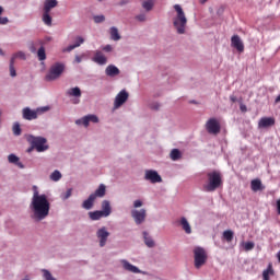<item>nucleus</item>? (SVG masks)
Instances as JSON below:
<instances>
[{
	"label": "nucleus",
	"instance_id": "nucleus-1",
	"mask_svg": "<svg viewBox=\"0 0 280 280\" xmlns=\"http://www.w3.org/2000/svg\"><path fill=\"white\" fill-rule=\"evenodd\" d=\"M33 191L30 209L33 213V219L40 222V220H45V218L49 215L50 203L49 199H47V195L38 194V187L34 186Z\"/></svg>",
	"mask_w": 280,
	"mask_h": 280
},
{
	"label": "nucleus",
	"instance_id": "nucleus-2",
	"mask_svg": "<svg viewBox=\"0 0 280 280\" xmlns=\"http://www.w3.org/2000/svg\"><path fill=\"white\" fill-rule=\"evenodd\" d=\"M208 183L203 184L202 189L208 194L215 191L222 187V175L218 171H213L207 174Z\"/></svg>",
	"mask_w": 280,
	"mask_h": 280
},
{
	"label": "nucleus",
	"instance_id": "nucleus-3",
	"mask_svg": "<svg viewBox=\"0 0 280 280\" xmlns=\"http://www.w3.org/2000/svg\"><path fill=\"white\" fill-rule=\"evenodd\" d=\"M176 32L177 34H186L187 16L179 4H176Z\"/></svg>",
	"mask_w": 280,
	"mask_h": 280
},
{
	"label": "nucleus",
	"instance_id": "nucleus-4",
	"mask_svg": "<svg viewBox=\"0 0 280 280\" xmlns=\"http://www.w3.org/2000/svg\"><path fill=\"white\" fill-rule=\"evenodd\" d=\"M65 72V63L57 62L52 65L49 69V72L46 74L47 82H54V80H58Z\"/></svg>",
	"mask_w": 280,
	"mask_h": 280
},
{
	"label": "nucleus",
	"instance_id": "nucleus-5",
	"mask_svg": "<svg viewBox=\"0 0 280 280\" xmlns=\"http://www.w3.org/2000/svg\"><path fill=\"white\" fill-rule=\"evenodd\" d=\"M28 143H31L32 148H35L37 152H45V150H49V145H47V139L43 137H27Z\"/></svg>",
	"mask_w": 280,
	"mask_h": 280
},
{
	"label": "nucleus",
	"instance_id": "nucleus-6",
	"mask_svg": "<svg viewBox=\"0 0 280 280\" xmlns=\"http://www.w3.org/2000/svg\"><path fill=\"white\" fill-rule=\"evenodd\" d=\"M195 268L200 269L207 264V250L202 247H196L194 249Z\"/></svg>",
	"mask_w": 280,
	"mask_h": 280
},
{
	"label": "nucleus",
	"instance_id": "nucleus-7",
	"mask_svg": "<svg viewBox=\"0 0 280 280\" xmlns=\"http://www.w3.org/2000/svg\"><path fill=\"white\" fill-rule=\"evenodd\" d=\"M206 130L209 135H220L221 126L218 118H210L206 122Z\"/></svg>",
	"mask_w": 280,
	"mask_h": 280
},
{
	"label": "nucleus",
	"instance_id": "nucleus-8",
	"mask_svg": "<svg viewBox=\"0 0 280 280\" xmlns=\"http://www.w3.org/2000/svg\"><path fill=\"white\" fill-rule=\"evenodd\" d=\"M109 236H110V232H108V230H106L105 226L97 230L96 237L100 241L101 248H104V246H106V242H108Z\"/></svg>",
	"mask_w": 280,
	"mask_h": 280
},
{
	"label": "nucleus",
	"instance_id": "nucleus-9",
	"mask_svg": "<svg viewBox=\"0 0 280 280\" xmlns=\"http://www.w3.org/2000/svg\"><path fill=\"white\" fill-rule=\"evenodd\" d=\"M144 180H150L153 185L156 183H163V178L159 175V172L153 170L145 171Z\"/></svg>",
	"mask_w": 280,
	"mask_h": 280
},
{
	"label": "nucleus",
	"instance_id": "nucleus-10",
	"mask_svg": "<svg viewBox=\"0 0 280 280\" xmlns=\"http://www.w3.org/2000/svg\"><path fill=\"white\" fill-rule=\"evenodd\" d=\"M131 217L133 218L136 224H143V222H145V218L148 217V212L145 209L132 210Z\"/></svg>",
	"mask_w": 280,
	"mask_h": 280
},
{
	"label": "nucleus",
	"instance_id": "nucleus-11",
	"mask_svg": "<svg viewBox=\"0 0 280 280\" xmlns=\"http://www.w3.org/2000/svg\"><path fill=\"white\" fill-rule=\"evenodd\" d=\"M128 95H129L128 91L121 90L116 95V98H115V102H114L115 108H119V107L124 106V104H126V102H128Z\"/></svg>",
	"mask_w": 280,
	"mask_h": 280
},
{
	"label": "nucleus",
	"instance_id": "nucleus-12",
	"mask_svg": "<svg viewBox=\"0 0 280 280\" xmlns=\"http://www.w3.org/2000/svg\"><path fill=\"white\" fill-rule=\"evenodd\" d=\"M231 47H234L238 54H243L244 51V42L240 37V35H233L231 37Z\"/></svg>",
	"mask_w": 280,
	"mask_h": 280
},
{
	"label": "nucleus",
	"instance_id": "nucleus-13",
	"mask_svg": "<svg viewBox=\"0 0 280 280\" xmlns=\"http://www.w3.org/2000/svg\"><path fill=\"white\" fill-rule=\"evenodd\" d=\"M91 121H92V124H97L100 121V118H97L96 115H88V116H84L81 119H78L75 121V124L78 126H81V124H82L83 126H85V128H88V126H89V124H91Z\"/></svg>",
	"mask_w": 280,
	"mask_h": 280
},
{
	"label": "nucleus",
	"instance_id": "nucleus-14",
	"mask_svg": "<svg viewBox=\"0 0 280 280\" xmlns=\"http://www.w3.org/2000/svg\"><path fill=\"white\" fill-rule=\"evenodd\" d=\"M38 113H40V109L32 110L30 107H25L22 110L23 119H26L27 121H32V119H37Z\"/></svg>",
	"mask_w": 280,
	"mask_h": 280
},
{
	"label": "nucleus",
	"instance_id": "nucleus-15",
	"mask_svg": "<svg viewBox=\"0 0 280 280\" xmlns=\"http://www.w3.org/2000/svg\"><path fill=\"white\" fill-rule=\"evenodd\" d=\"M276 120L272 117H262L258 121V128H272Z\"/></svg>",
	"mask_w": 280,
	"mask_h": 280
},
{
	"label": "nucleus",
	"instance_id": "nucleus-16",
	"mask_svg": "<svg viewBox=\"0 0 280 280\" xmlns=\"http://www.w3.org/2000/svg\"><path fill=\"white\" fill-rule=\"evenodd\" d=\"M179 225L182 226L186 235H191V224H189V221H187V218L183 217L179 220Z\"/></svg>",
	"mask_w": 280,
	"mask_h": 280
},
{
	"label": "nucleus",
	"instance_id": "nucleus-17",
	"mask_svg": "<svg viewBox=\"0 0 280 280\" xmlns=\"http://www.w3.org/2000/svg\"><path fill=\"white\" fill-rule=\"evenodd\" d=\"M121 264H122V268L128 272H133L135 275H139V272H141V270H139L136 266L128 262V260H121Z\"/></svg>",
	"mask_w": 280,
	"mask_h": 280
},
{
	"label": "nucleus",
	"instance_id": "nucleus-18",
	"mask_svg": "<svg viewBox=\"0 0 280 280\" xmlns=\"http://www.w3.org/2000/svg\"><path fill=\"white\" fill-rule=\"evenodd\" d=\"M102 207V213L104 214L105 218H108L110 213H113V209L110 208V201L104 200L101 205Z\"/></svg>",
	"mask_w": 280,
	"mask_h": 280
},
{
	"label": "nucleus",
	"instance_id": "nucleus-19",
	"mask_svg": "<svg viewBox=\"0 0 280 280\" xmlns=\"http://www.w3.org/2000/svg\"><path fill=\"white\" fill-rule=\"evenodd\" d=\"M83 43H84L83 37L78 36V37L75 38V43H74L73 45L68 46L67 48H63L62 51H63V54L67 52V51H68V52H69V51H73V49L80 47V45H82Z\"/></svg>",
	"mask_w": 280,
	"mask_h": 280
},
{
	"label": "nucleus",
	"instance_id": "nucleus-20",
	"mask_svg": "<svg viewBox=\"0 0 280 280\" xmlns=\"http://www.w3.org/2000/svg\"><path fill=\"white\" fill-rule=\"evenodd\" d=\"M93 61L96 62V65H106L107 59L102 51L97 50L93 57Z\"/></svg>",
	"mask_w": 280,
	"mask_h": 280
},
{
	"label": "nucleus",
	"instance_id": "nucleus-21",
	"mask_svg": "<svg viewBox=\"0 0 280 280\" xmlns=\"http://www.w3.org/2000/svg\"><path fill=\"white\" fill-rule=\"evenodd\" d=\"M105 73L109 78H115V75H119L120 71H119V68H117V66L109 65L107 66Z\"/></svg>",
	"mask_w": 280,
	"mask_h": 280
},
{
	"label": "nucleus",
	"instance_id": "nucleus-22",
	"mask_svg": "<svg viewBox=\"0 0 280 280\" xmlns=\"http://www.w3.org/2000/svg\"><path fill=\"white\" fill-rule=\"evenodd\" d=\"M58 7V0H45L44 2V12H51L54 8Z\"/></svg>",
	"mask_w": 280,
	"mask_h": 280
},
{
	"label": "nucleus",
	"instance_id": "nucleus-23",
	"mask_svg": "<svg viewBox=\"0 0 280 280\" xmlns=\"http://www.w3.org/2000/svg\"><path fill=\"white\" fill-rule=\"evenodd\" d=\"M91 195L94 196V199L104 198L106 196V185L101 184L95 192Z\"/></svg>",
	"mask_w": 280,
	"mask_h": 280
},
{
	"label": "nucleus",
	"instance_id": "nucleus-24",
	"mask_svg": "<svg viewBox=\"0 0 280 280\" xmlns=\"http://www.w3.org/2000/svg\"><path fill=\"white\" fill-rule=\"evenodd\" d=\"M95 200V195H90L89 198L82 203L83 209H86L88 211L93 209Z\"/></svg>",
	"mask_w": 280,
	"mask_h": 280
},
{
	"label": "nucleus",
	"instance_id": "nucleus-25",
	"mask_svg": "<svg viewBox=\"0 0 280 280\" xmlns=\"http://www.w3.org/2000/svg\"><path fill=\"white\" fill-rule=\"evenodd\" d=\"M252 191H262L264 185L261 184V179H253L250 182Z\"/></svg>",
	"mask_w": 280,
	"mask_h": 280
},
{
	"label": "nucleus",
	"instance_id": "nucleus-26",
	"mask_svg": "<svg viewBox=\"0 0 280 280\" xmlns=\"http://www.w3.org/2000/svg\"><path fill=\"white\" fill-rule=\"evenodd\" d=\"M67 95H70L71 97H82V91L80 88H71L67 91Z\"/></svg>",
	"mask_w": 280,
	"mask_h": 280
},
{
	"label": "nucleus",
	"instance_id": "nucleus-27",
	"mask_svg": "<svg viewBox=\"0 0 280 280\" xmlns=\"http://www.w3.org/2000/svg\"><path fill=\"white\" fill-rule=\"evenodd\" d=\"M109 34L112 40H121V35H119V30L117 27L113 26L109 28Z\"/></svg>",
	"mask_w": 280,
	"mask_h": 280
},
{
	"label": "nucleus",
	"instance_id": "nucleus-28",
	"mask_svg": "<svg viewBox=\"0 0 280 280\" xmlns=\"http://www.w3.org/2000/svg\"><path fill=\"white\" fill-rule=\"evenodd\" d=\"M272 275H275V269H272V265H268L267 269L262 271V280H270Z\"/></svg>",
	"mask_w": 280,
	"mask_h": 280
},
{
	"label": "nucleus",
	"instance_id": "nucleus-29",
	"mask_svg": "<svg viewBox=\"0 0 280 280\" xmlns=\"http://www.w3.org/2000/svg\"><path fill=\"white\" fill-rule=\"evenodd\" d=\"M89 218L91 220H102V218H105L104 214L102 213V210H96L93 212H89Z\"/></svg>",
	"mask_w": 280,
	"mask_h": 280
},
{
	"label": "nucleus",
	"instance_id": "nucleus-30",
	"mask_svg": "<svg viewBox=\"0 0 280 280\" xmlns=\"http://www.w3.org/2000/svg\"><path fill=\"white\" fill-rule=\"evenodd\" d=\"M143 237H144V244L149 248H154V240H152V237L149 236L148 232H143Z\"/></svg>",
	"mask_w": 280,
	"mask_h": 280
},
{
	"label": "nucleus",
	"instance_id": "nucleus-31",
	"mask_svg": "<svg viewBox=\"0 0 280 280\" xmlns=\"http://www.w3.org/2000/svg\"><path fill=\"white\" fill-rule=\"evenodd\" d=\"M42 19L45 25H48V27H51V15H49V12L44 11Z\"/></svg>",
	"mask_w": 280,
	"mask_h": 280
},
{
	"label": "nucleus",
	"instance_id": "nucleus-32",
	"mask_svg": "<svg viewBox=\"0 0 280 280\" xmlns=\"http://www.w3.org/2000/svg\"><path fill=\"white\" fill-rule=\"evenodd\" d=\"M234 233L231 230H226L223 232V240H225L228 243L233 242Z\"/></svg>",
	"mask_w": 280,
	"mask_h": 280
},
{
	"label": "nucleus",
	"instance_id": "nucleus-33",
	"mask_svg": "<svg viewBox=\"0 0 280 280\" xmlns=\"http://www.w3.org/2000/svg\"><path fill=\"white\" fill-rule=\"evenodd\" d=\"M37 58L38 60L43 61V60H47V54L45 52V47H40L38 50H37Z\"/></svg>",
	"mask_w": 280,
	"mask_h": 280
},
{
	"label": "nucleus",
	"instance_id": "nucleus-34",
	"mask_svg": "<svg viewBox=\"0 0 280 280\" xmlns=\"http://www.w3.org/2000/svg\"><path fill=\"white\" fill-rule=\"evenodd\" d=\"M60 178H62V174L60 173V171H54L50 174V180H54L55 183H58V180H60Z\"/></svg>",
	"mask_w": 280,
	"mask_h": 280
},
{
	"label": "nucleus",
	"instance_id": "nucleus-35",
	"mask_svg": "<svg viewBox=\"0 0 280 280\" xmlns=\"http://www.w3.org/2000/svg\"><path fill=\"white\" fill-rule=\"evenodd\" d=\"M12 130L15 137H21L22 130H21V125L19 122H14Z\"/></svg>",
	"mask_w": 280,
	"mask_h": 280
},
{
	"label": "nucleus",
	"instance_id": "nucleus-36",
	"mask_svg": "<svg viewBox=\"0 0 280 280\" xmlns=\"http://www.w3.org/2000/svg\"><path fill=\"white\" fill-rule=\"evenodd\" d=\"M142 8L147 11V12H150V10H152L154 8V2L148 0V1H144L142 3Z\"/></svg>",
	"mask_w": 280,
	"mask_h": 280
},
{
	"label": "nucleus",
	"instance_id": "nucleus-37",
	"mask_svg": "<svg viewBox=\"0 0 280 280\" xmlns=\"http://www.w3.org/2000/svg\"><path fill=\"white\" fill-rule=\"evenodd\" d=\"M9 70H10L11 78H16V69L14 68V59L10 60Z\"/></svg>",
	"mask_w": 280,
	"mask_h": 280
},
{
	"label": "nucleus",
	"instance_id": "nucleus-38",
	"mask_svg": "<svg viewBox=\"0 0 280 280\" xmlns=\"http://www.w3.org/2000/svg\"><path fill=\"white\" fill-rule=\"evenodd\" d=\"M16 58H20L21 60H25V52H23V51L15 52L12 56L11 60H13V62H14L16 60Z\"/></svg>",
	"mask_w": 280,
	"mask_h": 280
},
{
	"label": "nucleus",
	"instance_id": "nucleus-39",
	"mask_svg": "<svg viewBox=\"0 0 280 280\" xmlns=\"http://www.w3.org/2000/svg\"><path fill=\"white\" fill-rule=\"evenodd\" d=\"M1 14H3V7L0 5V25H8L10 20L8 18H1Z\"/></svg>",
	"mask_w": 280,
	"mask_h": 280
},
{
	"label": "nucleus",
	"instance_id": "nucleus-40",
	"mask_svg": "<svg viewBox=\"0 0 280 280\" xmlns=\"http://www.w3.org/2000/svg\"><path fill=\"white\" fill-rule=\"evenodd\" d=\"M71 194H73V189L69 188L66 192L61 194L62 200H69L71 198Z\"/></svg>",
	"mask_w": 280,
	"mask_h": 280
},
{
	"label": "nucleus",
	"instance_id": "nucleus-41",
	"mask_svg": "<svg viewBox=\"0 0 280 280\" xmlns=\"http://www.w3.org/2000/svg\"><path fill=\"white\" fill-rule=\"evenodd\" d=\"M37 45H40V42H31L30 44H28V49H30V51H32V54H36V46Z\"/></svg>",
	"mask_w": 280,
	"mask_h": 280
},
{
	"label": "nucleus",
	"instance_id": "nucleus-42",
	"mask_svg": "<svg viewBox=\"0 0 280 280\" xmlns=\"http://www.w3.org/2000/svg\"><path fill=\"white\" fill-rule=\"evenodd\" d=\"M8 161L9 163H13L14 165H16V163H19V156H16L15 154H10L8 156Z\"/></svg>",
	"mask_w": 280,
	"mask_h": 280
},
{
	"label": "nucleus",
	"instance_id": "nucleus-43",
	"mask_svg": "<svg viewBox=\"0 0 280 280\" xmlns=\"http://www.w3.org/2000/svg\"><path fill=\"white\" fill-rule=\"evenodd\" d=\"M43 272H44L45 280H56V278H54V276H51V272H49V270L44 269Z\"/></svg>",
	"mask_w": 280,
	"mask_h": 280
},
{
	"label": "nucleus",
	"instance_id": "nucleus-44",
	"mask_svg": "<svg viewBox=\"0 0 280 280\" xmlns=\"http://www.w3.org/2000/svg\"><path fill=\"white\" fill-rule=\"evenodd\" d=\"M253 248H255L254 242H247L244 244V250L248 252V250H253Z\"/></svg>",
	"mask_w": 280,
	"mask_h": 280
},
{
	"label": "nucleus",
	"instance_id": "nucleus-45",
	"mask_svg": "<svg viewBox=\"0 0 280 280\" xmlns=\"http://www.w3.org/2000/svg\"><path fill=\"white\" fill-rule=\"evenodd\" d=\"M104 21H106V18L104 15L94 16V23H104Z\"/></svg>",
	"mask_w": 280,
	"mask_h": 280
},
{
	"label": "nucleus",
	"instance_id": "nucleus-46",
	"mask_svg": "<svg viewBox=\"0 0 280 280\" xmlns=\"http://www.w3.org/2000/svg\"><path fill=\"white\" fill-rule=\"evenodd\" d=\"M84 58V55H77L75 57H74V62L77 63V65H80V62H82V59Z\"/></svg>",
	"mask_w": 280,
	"mask_h": 280
},
{
	"label": "nucleus",
	"instance_id": "nucleus-47",
	"mask_svg": "<svg viewBox=\"0 0 280 280\" xmlns=\"http://www.w3.org/2000/svg\"><path fill=\"white\" fill-rule=\"evenodd\" d=\"M135 209H139V207H143V201L142 200H136L133 202Z\"/></svg>",
	"mask_w": 280,
	"mask_h": 280
},
{
	"label": "nucleus",
	"instance_id": "nucleus-48",
	"mask_svg": "<svg viewBox=\"0 0 280 280\" xmlns=\"http://www.w3.org/2000/svg\"><path fill=\"white\" fill-rule=\"evenodd\" d=\"M137 21H140L141 23H143V21H145V14H139L136 16Z\"/></svg>",
	"mask_w": 280,
	"mask_h": 280
},
{
	"label": "nucleus",
	"instance_id": "nucleus-49",
	"mask_svg": "<svg viewBox=\"0 0 280 280\" xmlns=\"http://www.w3.org/2000/svg\"><path fill=\"white\" fill-rule=\"evenodd\" d=\"M171 159H172V161H176V149H173L171 151Z\"/></svg>",
	"mask_w": 280,
	"mask_h": 280
},
{
	"label": "nucleus",
	"instance_id": "nucleus-50",
	"mask_svg": "<svg viewBox=\"0 0 280 280\" xmlns=\"http://www.w3.org/2000/svg\"><path fill=\"white\" fill-rule=\"evenodd\" d=\"M178 159H183V152H180V150L176 149V161H178Z\"/></svg>",
	"mask_w": 280,
	"mask_h": 280
},
{
	"label": "nucleus",
	"instance_id": "nucleus-51",
	"mask_svg": "<svg viewBox=\"0 0 280 280\" xmlns=\"http://www.w3.org/2000/svg\"><path fill=\"white\" fill-rule=\"evenodd\" d=\"M151 108H153V110H159V108H161V105L159 103H154L153 105H151Z\"/></svg>",
	"mask_w": 280,
	"mask_h": 280
},
{
	"label": "nucleus",
	"instance_id": "nucleus-52",
	"mask_svg": "<svg viewBox=\"0 0 280 280\" xmlns=\"http://www.w3.org/2000/svg\"><path fill=\"white\" fill-rule=\"evenodd\" d=\"M103 51H113V46L106 45V46L103 48Z\"/></svg>",
	"mask_w": 280,
	"mask_h": 280
},
{
	"label": "nucleus",
	"instance_id": "nucleus-53",
	"mask_svg": "<svg viewBox=\"0 0 280 280\" xmlns=\"http://www.w3.org/2000/svg\"><path fill=\"white\" fill-rule=\"evenodd\" d=\"M230 100L232 101L233 104H235V102H237V96L231 95Z\"/></svg>",
	"mask_w": 280,
	"mask_h": 280
},
{
	"label": "nucleus",
	"instance_id": "nucleus-54",
	"mask_svg": "<svg viewBox=\"0 0 280 280\" xmlns=\"http://www.w3.org/2000/svg\"><path fill=\"white\" fill-rule=\"evenodd\" d=\"M240 108H241L242 113H246V110H247V107L244 104H241Z\"/></svg>",
	"mask_w": 280,
	"mask_h": 280
},
{
	"label": "nucleus",
	"instance_id": "nucleus-55",
	"mask_svg": "<svg viewBox=\"0 0 280 280\" xmlns=\"http://www.w3.org/2000/svg\"><path fill=\"white\" fill-rule=\"evenodd\" d=\"M15 165H18L20 167V170H23L25 167V165H23L20 161H18V163H15Z\"/></svg>",
	"mask_w": 280,
	"mask_h": 280
},
{
	"label": "nucleus",
	"instance_id": "nucleus-56",
	"mask_svg": "<svg viewBox=\"0 0 280 280\" xmlns=\"http://www.w3.org/2000/svg\"><path fill=\"white\" fill-rule=\"evenodd\" d=\"M278 215H280V199L277 200Z\"/></svg>",
	"mask_w": 280,
	"mask_h": 280
},
{
	"label": "nucleus",
	"instance_id": "nucleus-57",
	"mask_svg": "<svg viewBox=\"0 0 280 280\" xmlns=\"http://www.w3.org/2000/svg\"><path fill=\"white\" fill-rule=\"evenodd\" d=\"M279 102H280V94L276 97V100H275V103L276 104H279Z\"/></svg>",
	"mask_w": 280,
	"mask_h": 280
},
{
	"label": "nucleus",
	"instance_id": "nucleus-58",
	"mask_svg": "<svg viewBox=\"0 0 280 280\" xmlns=\"http://www.w3.org/2000/svg\"><path fill=\"white\" fill-rule=\"evenodd\" d=\"M46 110H49V107L42 108V112L45 113Z\"/></svg>",
	"mask_w": 280,
	"mask_h": 280
},
{
	"label": "nucleus",
	"instance_id": "nucleus-59",
	"mask_svg": "<svg viewBox=\"0 0 280 280\" xmlns=\"http://www.w3.org/2000/svg\"><path fill=\"white\" fill-rule=\"evenodd\" d=\"M277 258H278V261H279V264H280V250H279L278 254H277Z\"/></svg>",
	"mask_w": 280,
	"mask_h": 280
},
{
	"label": "nucleus",
	"instance_id": "nucleus-60",
	"mask_svg": "<svg viewBox=\"0 0 280 280\" xmlns=\"http://www.w3.org/2000/svg\"><path fill=\"white\" fill-rule=\"evenodd\" d=\"M173 25L176 27V18L173 19Z\"/></svg>",
	"mask_w": 280,
	"mask_h": 280
},
{
	"label": "nucleus",
	"instance_id": "nucleus-61",
	"mask_svg": "<svg viewBox=\"0 0 280 280\" xmlns=\"http://www.w3.org/2000/svg\"><path fill=\"white\" fill-rule=\"evenodd\" d=\"M209 0H200V3L205 4L207 3Z\"/></svg>",
	"mask_w": 280,
	"mask_h": 280
},
{
	"label": "nucleus",
	"instance_id": "nucleus-62",
	"mask_svg": "<svg viewBox=\"0 0 280 280\" xmlns=\"http://www.w3.org/2000/svg\"><path fill=\"white\" fill-rule=\"evenodd\" d=\"M0 56H3V50L0 48Z\"/></svg>",
	"mask_w": 280,
	"mask_h": 280
},
{
	"label": "nucleus",
	"instance_id": "nucleus-63",
	"mask_svg": "<svg viewBox=\"0 0 280 280\" xmlns=\"http://www.w3.org/2000/svg\"><path fill=\"white\" fill-rule=\"evenodd\" d=\"M32 150H34V148L31 147V148L27 150V152H32Z\"/></svg>",
	"mask_w": 280,
	"mask_h": 280
},
{
	"label": "nucleus",
	"instance_id": "nucleus-64",
	"mask_svg": "<svg viewBox=\"0 0 280 280\" xmlns=\"http://www.w3.org/2000/svg\"><path fill=\"white\" fill-rule=\"evenodd\" d=\"M124 3H128V2H121V5H124Z\"/></svg>",
	"mask_w": 280,
	"mask_h": 280
}]
</instances>
